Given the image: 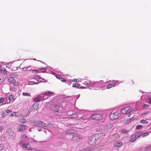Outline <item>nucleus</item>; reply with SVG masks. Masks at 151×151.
<instances>
[{
  "label": "nucleus",
  "instance_id": "nucleus-1",
  "mask_svg": "<svg viewBox=\"0 0 151 151\" xmlns=\"http://www.w3.org/2000/svg\"><path fill=\"white\" fill-rule=\"evenodd\" d=\"M75 134L74 131L73 129H69L66 131L65 136L67 139L72 140Z\"/></svg>",
  "mask_w": 151,
  "mask_h": 151
},
{
  "label": "nucleus",
  "instance_id": "nucleus-2",
  "mask_svg": "<svg viewBox=\"0 0 151 151\" xmlns=\"http://www.w3.org/2000/svg\"><path fill=\"white\" fill-rule=\"evenodd\" d=\"M105 135V134L103 132L95 134L93 137L94 139V140H93L94 143L96 144L97 141L100 142L101 141L100 139H103Z\"/></svg>",
  "mask_w": 151,
  "mask_h": 151
},
{
  "label": "nucleus",
  "instance_id": "nucleus-3",
  "mask_svg": "<svg viewBox=\"0 0 151 151\" xmlns=\"http://www.w3.org/2000/svg\"><path fill=\"white\" fill-rule=\"evenodd\" d=\"M120 115L121 114L119 111H116L112 112L110 114V118L111 120H114L119 118Z\"/></svg>",
  "mask_w": 151,
  "mask_h": 151
},
{
  "label": "nucleus",
  "instance_id": "nucleus-4",
  "mask_svg": "<svg viewBox=\"0 0 151 151\" xmlns=\"http://www.w3.org/2000/svg\"><path fill=\"white\" fill-rule=\"evenodd\" d=\"M132 111V108L130 107H126L122 110V112L123 114L127 115L128 117H129L131 115V112Z\"/></svg>",
  "mask_w": 151,
  "mask_h": 151
},
{
  "label": "nucleus",
  "instance_id": "nucleus-5",
  "mask_svg": "<svg viewBox=\"0 0 151 151\" xmlns=\"http://www.w3.org/2000/svg\"><path fill=\"white\" fill-rule=\"evenodd\" d=\"M27 128V126L23 124H19L17 126V129L19 131L23 132Z\"/></svg>",
  "mask_w": 151,
  "mask_h": 151
},
{
  "label": "nucleus",
  "instance_id": "nucleus-6",
  "mask_svg": "<svg viewBox=\"0 0 151 151\" xmlns=\"http://www.w3.org/2000/svg\"><path fill=\"white\" fill-rule=\"evenodd\" d=\"M38 127H46L47 126H46V124L44 122L40 121H37L34 123Z\"/></svg>",
  "mask_w": 151,
  "mask_h": 151
},
{
  "label": "nucleus",
  "instance_id": "nucleus-7",
  "mask_svg": "<svg viewBox=\"0 0 151 151\" xmlns=\"http://www.w3.org/2000/svg\"><path fill=\"white\" fill-rule=\"evenodd\" d=\"M102 118V116L99 114H95L91 116V118L93 120H101Z\"/></svg>",
  "mask_w": 151,
  "mask_h": 151
},
{
  "label": "nucleus",
  "instance_id": "nucleus-8",
  "mask_svg": "<svg viewBox=\"0 0 151 151\" xmlns=\"http://www.w3.org/2000/svg\"><path fill=\"white\" fill-rule=\"evenodd\" d=\"M7 131L8 133V135L10 137V138L14 139L15 137V135L14 132L10 129H7Z\"/></svg>",
  "mask_w": 151,
  "mask_h": 151
},
{
  "label": "nucleus",
  "instance_id": "nucleus-9",
  "mask_svg": "<svg viewBox=\"0 0 151 151\" xmlns=\"http://www.w3.org/2000/svg\"><path fill=\"white\" fill-rule=\"evenodd\" d=\"M103 83V81H101L98 82H93V85L95 87V88L97 89V88L101 86V84Z\"/></svg>",
  "mask_w": 151,
  "mask_h": 151
},
{
  "label": "nucleus",
  "instance_id": "nucleus-10",
  "mask_svg": "<svg viewBox=\"0 0 151 151\" xmlns=\"http://www.w3.org/2000/svg\"><path fill=\"white\" fill-rule=\"evenodd\" d=\"M104 130H109L111 129L113 127V125L111 123H108L103 126Z\"/></svg>",
  "mask_w": 151,
  "mask_h": 151
},
{
  "label": "nucleus",
  "instance_id": "nucleus-11",
  "mask_svg": "<svg viewBox=\"0 0 151 151\" xmlns=\"http://www.w3.org/2000/svg\"><path fill=\"white\" fill-rule=\"evenodd\" d=\"M39 104L38 103H35L34 104L31 108L32 110H35L38 109Z\"/></svg>",
  "mask_w": 151,
  "mask_h": 151
},
{
  "label": "nucleus",
  "instance_id": "nucleus-12",
  "mask_svg": "<svg viewBox=\"0 0 151 151\" xmlns=\"http://www.w3.org/2000/svg\"><path fill=\"white\" fill-rule=\"evenodd\" d=\"M81 138V137L79 135L75 134L73 137L72 139V141H77L79 140Z\"/></svg>",
  "mask_w": 151,
  "mask_h": 151
},
{
  "label": "nucleus",
  "instance_id": "nucleus-13",
  "mask_svg": "<svg viewBox=\"0 0 151 151\" xmlns=\"http://www.w3.org/2000/svg\"><path fill=\"white\" fill-rule=\"evenodd\" d=\"M122 145V142L118 141H116L114 143V146L116 147H120Z\"/></svg>",
  "mask_w": 151,
  "mask_h": 151
},
{
  "label": "nucleus",
  "instance_id": "nucleus-14",
  "mask_svg": "<svg viewBox=\"0 0 151 151\" xmlns=\"http://www.w3.org/2000/svg\"><path fill=\"white\" fill-rule=\"evenodd\" d=\"M132 119H130V118H125L123 120V122L126 124H129L131 122Z\"/></svg>",
  "mask_w": 151,
  "mask_h": 151
},
{
  "label": "nucleus",
  "instance_id": "nucleus-15",
  "mask_svg": "<svg viewBox=\"0 0 151 151\" xmlns=\"http://www.w3.org/2000/svg\"><path fill=\"white\" fill-rule=\"evenodd\" d=\"M21 147L24 148L28 150H30L31 148L30 145L29 144H22L21 145Z\"/></svg>",
  "mask_w": 151,
  "mask_h": 151
},
{
  "label": "nucleus",
  "instance_id": "nucleus-16",
  "mask_svg": "<svg viewBox=\"0 0 151 151\" xmlns=\"http://www.w3.org/2000/svg\"><path fill=\"white\" fill-rule=\"evenodd\" d=\"M19 121L20 123L22 124L25 123L27 122L26 119L23 117L20 118L19 119Z\"/></svg>",
  "mask_w": 151,
  "mask_h": 151
},
{
  "label": "nucleus",
  "instance_id": "nucleus-17",
  "mask_svg": "<svg viewBox=\"0 0 151 151\" xmlns=\"http://www.w3.org/2000/svg\"><path fill=\"white\" fill-rule=\"evenodd\" d=\"M42 97V96H37L34 99L33 101L35 102H39L40 101V99H41Z\"/></svg>",
  "mask_w": 151,
  "mask_h": 151
},
{
  "label": "nucleus",
  "instance_id": "nucleus-18",
  "mask_svg": "<svg viewBox=\"0 0 151 151\" xmlns=\"http://www.w3.org/2000/svg\"><path fill=\"white\" fill-rule=\"evenodd\" d=\"M136 140V137L135 135H132L129 139V141L131 142H134Z\"/></svg>",
  "mask_w": 151,
  "mask_h": 151
},
{
  "label": "nucleus",
  "instance_id": "nucleus-19",
  "mask_svg": "<svg viewBox=\"0 0 151 151\" xmlns=\"http://www.w3.org/2000/svg\"><path fill=\"white\" fill-rule=\"evenodd\" d=\"M62 108V107H60L59 106H55V108L54 110L56 112H59L60 110H61Z\"/></svg>",
  "mask_w": 151,
  "mask_h": 151
},
{
  "label": "nucleus",
  "instance_id": "nucleus-20",
  "mask_svg": "<svg viewBox=\"0 0 151 151\" xmlns=\"http://www.w3.org/2000/svg\"><path fill=\"white\" fill-rule=\"evenodd\" d=\"M93 136H91L88 139V142L91 145H93V140H94Z\"/></svg>",
  "mask_w": 151,
  "mask_h": 151
},
{
  "label": "nucleus",
  "instance_id": "nucleus-21",
  "mask_svg": "<svg viewBox=\"0 0 151 151\" xmlns=\"http://www.w3.org/2000/svg\"><path fill=\"white\" fill-rule=\"evenodd\" d=\"M8 81L10 83H13L15 82V80L13 77H12L8 79Z\"/></svg>",
  "mask_w": 151,
  "mask_h": 151
},
{
  "label": "nucleus",
  "instance_id": "nucleus-22",
  "mask_svg": "<svg viewBox=\"0 0 151 151\" xmlns=\"http://www.w3.org/2000/svg\"><path fill=\"white\" fill-rule=\"evenodd\" d=\"M45 94L46 95L45 96V98H44V99H47L48 98L47 97V95L53 94V93L51 91H46L45 92Z\"/></svg>",
  "mask_w": 151,
  "mask_h": 151
},
{
  "label": "nucleus",
  "instance_id": "nucleus-23",
  "mask_svg": "<svg viewBox=\"0 0 151 151\" xmlns=\"http://www.w3.org/2000/svg\"><path fill=\"white\" fill-rule=\"evenodd\" d=\"M142 132H139L136 133L135 136L137 137H139L141 136L142 137Z\"/></svg>",
  "mask_w": 151,
  "mask_h": 151
},
{
  "label": "nucleus",
  "instance_id": "nucleus-24",
  "mask_svg": "<svg viewBox=\"0 0 151 151\" xmlns=\"http://www.w3.org/2000/svg\"><path fill=\"white\" fill-rule=\"evenodd\" d=\"M120 137V136L117 134H114L112 136V138L116 140L119 139Z\"/></svg>",
  "mask_w": 151,
  "mask_h": 151
},
{
  "label": "nucleus",
  "instance_id": "nucleus-25",
  "mask_svg": "<svg viewBox=\"0 0 151 151\" xmlns=\"http://www.w3.org/2000/svg\"><path fill=\"white\" fill-rule=\"evenodd\" d=\"M10 90L12 91L16 92L17 91V88L14 85L11 88Z\"/></svg>",
  "mask_w": 151,
  "mask_h": 151
},
{
  "label": "nucleus",
  "instance_id": "nucleus-26",
  "mask_svg": "<svg viewBox=\"0 0 151 151\" xmlns=\"http://www.w3.org/2000/svg\"><path fill=\"white\" fill-rule=\"evenodd\" d=\"M111 81H107V83L108 84L109 83V84L106 87L107 89H109L111 87H113V84H111Z\"/></svg>",
  "mask_w": 151,
  "mask_h": 151
},
{
  "label": "nucleus",
  "instance_id": "nucleus-27",
  "mask_svg": "<svg viewBox=\"0 0 151 151\" xmlns=\"http://www.w3.org/2000/svg\"><path fill=\"white\" fill-rule=\"evenodd\" d=\"M70 116L71 117H70V118L72 119H74L78 117V115L77 113H75L71 115Z\"/></svg>",
  "mask_w": 151,
  "mask_h": 151
},
{
  "label": "nucleus",
  "instance_id": "nucleus-28",
  "mask_svg": "<svg viewBox=\"0 0 151 151\" xmlns=\"http://www.w3.org/2000/svg\"><path fill=\"white\" fill-rule=\"evenodd\" d=\"M22 138L24 140H27V136L26 134H24L22 136Z\"/></svg>",
  "mask_w": 151,
  "mask_h": 151
},
{
  "label": "nucleus",
  "instance_id": "nucleus-29",
  "mask_svg": "<svg viewBox=\"0 0 151 151\" xmlns=\"http://www.w3.org/2000/svg\"><path fill=\"white\" fill-rule=\"evenodd\" d=\"M47 68L46 67L45 68H41L40 70H41V72H45L46 71V70H47Z\"/></svg>",
  "mask_w": 151,
  "mask_h": 151
},
{
  "label": "nucleus",
  "instance_id": "nucleus-30",
  "mask_svg": "<svg viewBox=\"0 0 151 151\" xmlns=\"http://www.w3.org/2000/svg\"><path fill=\"white\" fill-rule=\"evenodd\" d=\"M53 124L52 123H49L48 124H47V125L46 126H47V127H46V129H49V128H51V127L53 126Z\"/></svg>",
  "mask_w": 151,
  "mask_h": 151
},
{
  "label": "nucleus",
  "instance_id": "nucleus-31",
  "mask_svg": "<svg viewBox=\"0 0 151 151\" xmlns=\"http://www.w3.org/2000/svg\"><path fill=\"white\" fill-rule=\"evenodd\" d=\"M80 86V84L78 83H74L73 85V87H78Z\"/></svg>",
  "mask_w": 151,
  "mask_h": 151
},
{
  "label": "nucleus",
  "instance_id": "nucleus-32",
  "mask_svg": "<svg viewBox=\"0 0 151 151\" xmlns=\"http://www.w3.org/2000/svg\"><path fill=\"white\" fill-rule=\"evenodd\" d=\"M22 95L24 96H31L30 95V94L29 93H27L26 92H23L22 93Z\"/></svg>",
  "mask_w": 151,
  "mask_h": 151
},
{
  "label": "nucleus",
  "instance_id": "nucleus-33",
  "mask_svg": "<svg viewBox=\"0 0 151 151\" xmlns=\"http://www.w3.org/2000/svg\"><path fill=\"white\" fill-rule=\"evenodd\" d=\"M90 87V89H91L92 88H93L94 89H97L96 88H95V86L93 85V83H91V85L89 87Z\"/></svg>",
  "mask_w": 151,
  "mask_h": 151
},
{
  "label": "nucleus",
  "instance_id": "nucleus-34",
  "mask_svg": "<svg viewBox=\"0 0 151 151\" xmlns=\"http://www.w3.org/2000/svg\"><path fill=\"white\" fill-rule=\"evenodd\" d=\"M121 132L122 133H128L127 131L125 129H123L121 131Z\"/></svg>",
  "mask_w": 151,
  "mask_h": 151
},
{
  "label": "nucleus",
  "instance_id": "nucleus-35",
  "mask_svg": "<svg viewBox=\"0 0 151 151\" xmlns=\"http://www.w3.org/2000/svg\"><path fill=\"white\" fill-rule=\"evenodd\" d=\"M9 99L11 101H12L14 99H13V96L12 95H10L9 96Z\"/></svg>",
  "mask_w": 151,
  "mask_h": 151
},
{
  "label": "nucleus",
  "instance_id": "nucleus-36",
  "mask_svg": "<svg viewBox=\"0 0 151 151\" xmlns=\"http://www.w3.org/2000/svg\"><path fill=\"white\" fill-rule=\"evenodd\" d=\"M141 123H143V124H146L148 123V122L147 121H146L145 120L142 119V120L140 121Z\"/></svg>",
  "mask_w": 151,
  "mask_h": 151
},
{
  "label": "nucleus",
  "instance_id": "nucleus-37",
  "mask_svg": "<svg viewBox=\"0 0 151 151\" xmlns=\"http://www.w3.org/2000/svg\"><path fill=\"white\" fill-rule=\"evenodd\" d=\"M55 76L56 78L58 79H60L62 77L61 75L59 74H56V75H55Z\"/></svg>",
  "mask_w": 151,
  "mask_h": 151
},
{
  "label": "nucleus",
  "instance_id": "nucleus-38",
  "mask_svg": "<svg viewBox=\"0 0 151 151\" xmlns=\"http://www.w3.org/2000/svg\"><path fill=\"white\" fill-rule=\"evenodd\" d=\"M1 71L2 73L3 74H6L7 73V71L6 70H4L2 69H1Z\"/></svg>",
  "mask_w": 151,
  "mask_h": 151
},
{
  "label": "nucleus",
  "instance_id": "nucleus-39",
  "mask_svg": "<svg viewBox=\"0 0 151 151\" xmlns=\"http://www.w3.org/2000/svg\"><path fill=\"white\" fill-rule=\"evenodd\" d=\"M149 134V133L147 132H146L144 133V134H142V137H144L147 135H148Z\"/></svg>",
  "mask_w": 151,
  "mask_h": 151
},
{
  "label": "nucleus",
  "instance_id": "nucleus-40",
  "mask_svg": "<svg viewBox=\"0 0 151 151\" xmlns=\"http://www.w3.org/2000/svg\"><path fill=\"white\" fill-rule=\"evenodd\" d=\"M142 128V126L140 125H137L136 127V129H140Z\"/></svg>",
  "mask_w": 151,
  "mask_h": 151
},
{
  "label": "nucleus",
  "instance_id": "nucleus-41",
  "mask_svg": "<svg viewBox=\"0 0 151 151\" xmlns=\"http://www.w3.org/2000/svg\"><path fill=\"white\" fill-rule=\"evenodd\" d=\"M5 99L3 98H0V104L3 102L4 101Z\"/></svg>",
  "mask_w": 151,
  "mask_h": 151
},
{
  "label": "nucleus",
  "instance_id": "nucleus-42",
  "mask_svg": "<svg viewBox=\"0 0 151 151\" xmlns=\"http://www.w3.org/2000/svg\"><path fill=\"white\" fill-rule=\"evenodd\" d=\"M35 78L40 79V76L38 75H35L34 76Z\"/></svg>",
  "mask_w": 151,
  "mask_h": 151
},
{
  "label": "nucleus",
  "instance_id": "nucleus-43",
  "mask_svg": "<svg viewBox=\"0 0 151 151\" xmlns=\"http://www.w3.org/2000/svg\"><path fill=\"white\" fill-rule=\"evenodd\" d=\"M82 151H92L91 149L89 148H86L84 149H82Z\"/></svg>",
  "mask_w": 151,
  "mask_h": 151
},
{
  "label": "nucleus",
  "instance_id": "nucleus-44",
  "mask_svg": "<svg viewBox=\"0 0 151 151\" xmlns=\"http://www.w3.org/2000/svg\"><path fill=\"white\" fill-rule=\"evenodd\" d=\"M30 67H25L22 68V70L24 71H26L27 70L28 68H30Z\"/></svg>",
  "mask_w": 151,
  "mask_h": 151
},
{
  "label": "nucleus",
  "instance_id": "nucleus-45",
  "mask_svg": "<svg viewBox=\"0 0 151 151\" xmlns=\"http://www.w3.org/2000/svg\"><path fill=\"white\" fill-rule=\"evenodd\" d=\"M16 115V112H12L11 114L10 115V116H11V117L12 116H14Z\"/></svg>",
  "mask_w": 151,
  "mask_h": 151
},
{
  "label": "nucleus",
  "instance_id": "nucleus-46",
  "mask_svg": "<svg viewBox=\"0 0 151 151\" xmlns=\"http://www.w3.org/2000/svg\"><path fill=\"white\" fill-rule=\"evenodd\" d=\"M7 116V114H6L5 113H3L2 114H1V116L2 117H6Z\"/></svg>",
  "mask_w": 151,
  "mask_h": 151
},
{
  "label": "nucleus",
  "instance_id": "nucleus-47",
  "mask_svg": "<svg viewBox=\"0 0 151 151\" xmlns=\"http://www.w3.org/2000/svg\"><path fill=\"white\" fill-rule=\"evenodd\" d=\"M4 148V145L3 144H0V151L2 150Z\"/></svg>",
  "mask_w": 151,
  "mask_h": 151
},
{
  "label": "nucleus",
  "instance_id": "nucleus-48",
  "mask_svg": "<svg viewBox=\"0 0 151 151\" xmlns=\"http://www.w3.org/2000/svg\"><path fill=\"white\" fill-rule=\"evenodd\" d=\"M4 81L3 79L2 78L0 77V85L4 82Z\"/></svg>",
  "mask_w": 151,
  "mask_h": 151
},
{
  "label": "nucleus",
  "instance_id": "nucleus-49",
  "mask_svg": "<svg viewBox=\"0 0 151 151\" xmlns=\"http://www.w3.org/2000/svg\"><path fill=\"white\" fill-rule=\"evenodd\" d=\"M148 148H150V147H145L143 149L144 151L147 150Z\"/></svg>",
  "mask_w": 151,
  "mask_h": 151
},
{
  "label": "nucleus",
  "instance_id": "nucleus-50",
  "mask_svg": "<svg viewBox=\"0 0 151 151\" xmlns=\"http://www.w3.org/2000/svg\"><path fill=\"white\" fill-rule=\"evenodd\" d=\"M147 102L148 104H151V99H149L147 100Z\"/></svg>",
  "mask_w": 151,
  "mask_h": 151
},
{
  "label": "nucleus",
  "instance_id": "nucleus-51",
  "mask_svg": "<svg viewBox=\"0 0 151 151\" xmlns=\"http://www.w3.org/2000/svg\"><path fill=\"white\" fill-rule=\"evenodd\" d=\"M12 111H10L9 110V109H7V110L6 111V113H10Z\"/></svg>",
  "mask_w": 151,
  "mask_h": 151
},
{
  "label": "nucleus",
  "instance_id": "nucleus-52",
  "mask_svg": "<svg viewBox=\"0 0 151 151\" xmlns=\"http://www.w3.org/2000/svg\"><path fill=\"white\" fill-rule=\"evenodd\" d=\"M86 118L84 117H82L80 118V120L83 122L84 119H85Z\"/></svg>",
  "mask_w": 151,
  "mask_h": 151
},
{
  "label": "nucleus",
  "instance_id": "nucleus-53",
  "mask_svg": "<svg viewBox=\"0 0 151 151\" xmlns=\"http://www.w3.org/2000/svg\"><path fill=\"white\" fill-rule=\"evenodd\" d=\"M86 85L88 87H89L91 85V83H86Z\"/></svg>",
  "mask_w": 151,
  "mask_h": 151
},
{
  "label": "nucleus",
  "instance_id": "nucleus-54",
  "mask_svg": "<svg viewBox=\"0 0 151 151\" xmlns=\"http://www.w3.org/2000/svg\"><path fill=\"white\" fill-rule=\"evenodd\" d=\"M88 119L86 118L85 119H84L83 122H84V123H86L88 121Z\"/></svg>",
  "mask_w": 151,
  "mask_h": 151
},
{
  "label": "nucleus",
  "instance_id": "nucleus-55",
  "mask_svg": "<svg viewBox=\"0 0 151 151\" xmlns=\"http://www.w3.org/2000/svg\"><path fill=\"white\" fill-rule=\"evenodd\" d=\"M34 72H35L36 73H39V71L37 70H32V72L33 73H34Z\"/></svg>",
  "mask_w": 151,
  "mask_h": 151
},
{
  "label": "nucleus",
  "instance_id": "nucleus-56",
  "mask_svg": "<svg viewBox=\"0 0 151 151\" xmlns=\"http://www.w3.org/2000/svg\"><path fill=\"white\" fill-rule=\"evenodd\" d=\"M113 81L114 82H112V83L111 82V84H113V87L115 86V83L114 82H115V81L114 80H113Z\"/></svg>",
  "mask_w": 151,
  "mask_h": 151
},
{
  "label": "nucleus",
  "instance_id": "nucleus-57",
  "mask_svg": "<svg viewBox=\"0 0 151 151\" xmlns=\"http://www.w3.org/2000/svg\"><path fill=\"white\" fill-rule=\"evenodd\" d=\"M60 79H61V81L63 82H64V81H65V79H64V78H62L61 77V78Z\"/></svg>",
  "mask_w": 151,
  "mask_h": 151
},
{
  "label": "nucleus",
  "instance_id": "nucleus-58",
  "mask_svg": "<svg viewBox=\"0 0 151 151\" xmlns=\"http://www.w3.org/2000/svg\"><path fill=\"white\" fill-rule=\"evenodd\" d=\"M29 151H38V150H34L32 149H30Z\"/></svg>",
  "mask_w": 151,
  "mask_h": 151
},
{
  "label": "nucleus",
  "instance_id": "nucleus-59",
  "mask_svg": "<svg viewBox=\"0 0 151 151\" xmlns=\"http://www.w3.org/2000/svg\"><path fill=\"white\" fill-rule=\"evenodd\" d=\"M62 113H61L60 112H59L58 113V115L59 116H61Z\"/></svg>",
  "mask_w": 151,
  "mask_h": 151
},
{
  "label": "nucleus",
  "instance_id": "nucleus-60",
  "mask_svg": "<svg viewBox=\"0 0 151 151\" xmlns=\"http://www.w3.org/2000/svg\"><path fill=\"white\" fill-rule=\"evenodd\" d=\"M7 123V122L6 121H4L3 122V124H6Z\"/></svg>",
  "mask_w": 151,
  "mask_h": 151
},
{
  "label": "nucleus",
  "instance_id": "nucleus-61",
  "mask_svg": "<svg viewBox=\"0 0 151 151\" xmlns=\"http://www.w3.org/2000/svg\"><path fill=\"white\" fill-rule=\"evenodd\" d=\"M81 88H87L86 87H81Z\"/></svg>",
  "mask_w": 151,
  "mask_h": 151
},
{
  "label": "nucleus",
  "instance_id": "nucleus-62",
  "mask_svg": "<svg viewBox=\"0 0 151 151\" xmlns=\"http://www.w3.org/2000/svg\"><path fill=\"white\" fill-rule=\"evenodd\" d=\"M14 74V73H12V74H11L10 75V76H13V74Z\"/></svg>",
  "mask_w": 151,
  "mask_h": 151
},
{
  "label": "nucleus",
  "instance_id": "nucleus-63",
  "mask_svg": "<svg viewBox=\"0 0 151 151\" xmlns=\"http://www.w3.org/2000/svg\"><path fill=\"white\" fill-rule=\"evenodd\" d=\"M77 80H78L77 79H75V81H74L75 82H78V81H77Z\"/></svg>",
  "mask_w": 151,
  "mask_h": 151
},
{
  "label": "nucleus",
  "instance_id": "nucleus-64",
  "mask_svg": "<svg viewBox=\"0 0 151 151\" xmlns=\"http://www.w3.org/2000/svg\"><path fill=\"white\" fill-rule=\"evenodd\" d=\"M12 64L11 63H9L8 64V65L9 66H11Z\"/></svg>",
  "mask_w": 151,
  "mask_h": 151
}]
</instances>
